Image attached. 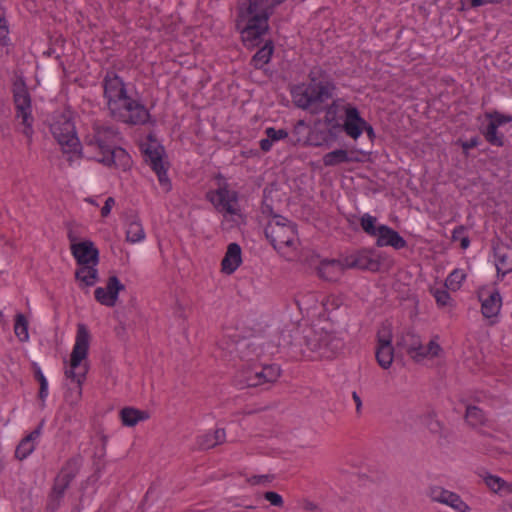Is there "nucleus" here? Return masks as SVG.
<instances>
[{
  "instance_id": "nucleus-28",
  "label": "nucleus",
  "mask_w": 512,
  "mask_h": 512,
  "mask_svg": "<svg viewBox=\"0 0 512 512\" xmlns=\"http://www.w3.org/2000/svg\"><path fill=\"white\" fill-rule=\"evenodd\" d=\"M120 418L124 426L134 427L139 422L147 420L149 418V413L133 407H126L120 411Z\"/></svg>"
},
{
  "instance_id": "nucleus-9",
  "label": "nucleus",
  "mask_w": 512,
  "mask_h": 512,
  "mask_svg": "<svg viewBox=\"0 0 512 512\" xmlns=\"http://www.w3.org/2000/svg\"><path fill=\"white\" fill-rule=\"evenodd\" d=\"M14 102L17 109V117L24 125L23 133L27 137L32 135L31 99L27 87L22 79H17L13 84Z\"/></svg>"
},
{
  "instance_id": "nucleus-11",
  "label": "nucleus",
  "mask_w": 512,
  "mask_h": 512,
  "mask_svg": "<svg viewBox=\"0 0 512 512\" xmlns=\"http://www.w3.org/2000/svg\"><path fill=\"white\" fill-rule=\"evenodd\" d=\"M111 115L115 119L128 124H143L148 119L146 108L129 96L117 106L116 110L111 111Z\"/></svg>"
},
{
  "instance_id": "nucleus-33",
  "label": "nucleus",
  "mask_w": 512,
  "mask_h": 512,
  "mask_svg": "<svg viewBox=\"0 0 512 512\" xmlns=\"http://www.w3.org/2000/svg\"><path fill=\"white\" fill-rule=\"evenodd\" d=\"M323 164L327 167L336 166L341 163L349 162L348 152L344 149L331 151L323 156Z\"/></svg>"
},
{
  "instance_id": "nucleus-51",
  "label": "nucleus",
  "mask_w": 512,
  "mask_h": 512,
  "mask_svg": "<svg viewBox=\"0 0 512 512\" xmlns=\"http://www.w3.org/2000/svg\"><path fill=\"white\" fill-rule=\"evenodd\" d=\"M352 398L355 402V407H356V412L357 414H361L362 412V400L360 398V396L357 394V392H353L352 393Z\"/></svg>"
},
{
  "instance_id": "nucleus-56",
  "label": "nucleus",
  "mask_w": 512,
  "mask_h": 512,
  "mask_svg": "<svg viewBox=\"0 0 512 512\" xmlns=\"http://www.w3.org/2000/svg\"><path fill=\"white\" fill-rule=\"evenodd\" d=\"M501 2H502V0H483V5H486V4H499Z\"/></svg>"
},
{
  "instance_id": "nucleus-10",
  "label": "nucleus",
  "mask_w": 512,
  "mask_h": 512,
  "mask_svg": "<svg viewBox=\"0 0 512 512\" xmlns=\"http://www.w3.org/2000/svg\"><path fill=\"white\" fill-rule=\"evenodd\" d=\"M280 377V368L276 365H253L241 372V382L247 387H257L274 383Z\"/></svg>"
},
{
  "instance_id": "nucleus-41",
  "label": "nucleus",
  "mask_w": 512,
  "mask_h": 512,
  "mask_svg": "<svg viewBox=\"0 0 512 512\" xmlns=\"http://www.w3.org/2000/svg\"><path fill=\"white\" fill-rule=\"evenodd\" d=\"M377 219L369 214H364L361 218L362 229L370 236L376 238L380 225H376Z\"/></svg>"
},
{
  "instance_id": "nucleus-35",
  "label": "nucleus",
  "mask_w": 512,
  "mask_h": 512,
  "mask_svg": "<svg viewBox=\"0 0 512 512\" xmlns=\"http://www.w3.org/2000/svg\"><path fill=\"white\" fill-rule=\"evenodd\" d=\"M14 333L21 342H26L29 339L28 320L22 313L15 316Z\"/></svg>"
},
{
  "instance_id": "nucleus-45",
  "label": "nucleus",
  "mask_w": 512,
  "mask_h": 512,
  "mask_svg": "<svg viewBox=\"0 0 512 512\" xmlns=\"http://www.w3.org/2000/svg\"><path fill=\"white\" fill-rule=\"evenodd\" d=\"M266 135L274 142L286 138L288 132L284 129L276 130L273 127H269L266 129Z\"/></svg>"
},
{
  "instance_id": "nucleus-25",
  "label": "nucleus",
  "mask_w": 512,
  "mask_h": 512,
  "mask_svg": "<svg viewBox=\"0 0 512 512\" xmlns=\"http://www.w3.org/2000/svg\"><path fill=\"white\" fill-rule=\"evenodd\" d=\"M75 279L81 288L94 286L98 281L97 265H80L75 271Z\"/></svg>"
},
{
  "instance_id": "nucleus-22",
  "label": "nucleus",
  "mask_w": 512,
  "mask_h": 512,
  "mask_svg": "<svg viewBox=\"0 0 512 512\" xmlns=\"http://www.w3.org/2000/svg\"><path fill=\"white\" fill-rule=\"evenodd\" d=\"M351 106L346 104L343 99H335L325 108L324 122L328 127L340 128L342 113L346 114V108Z\"/></svg>"
},
{
  "instance_id": "nucleus-29",
  "label": "nucleus",
  "mask_w": 512,
  "mask_h": 512,
  "mask_svg": "<svg viewBox=\"0 0 512 512\" xmlns=\"http://www.w3.org/2000/svg\"><path fill=\"white\" fill-rule=\"evenodd\" d=\"M40 436V428L26 436L16 448L15 455L19 460L27 458L35 449V440Z\"/></svg>"
},
{
  "instance_id": "nucleus-24",
  "label": "nucleus",
  "mask_w": 512,
  "mask_h": 512,
  "mask_svg": "<svg viewBox=\"0 0 512 512\" xmlns=\"http://www.w3.org/2000/svg\"><path fill=\"white\" fill-rule=\"evenodd\" d=\"M443 354V349L438 342V337L432 338L427 344L422 342L419 345L416 353H414V361L421 362L423 360H432L440 357Z\"/></svg>"
},
{
  "instance_id": "nucleus-21",
  "label": "nucleus",
  "mask_w": 512,
  "mask_h": 512,
  "mask_svg": "<svg viewBox=\"0 0 512 512\" xmlns=\"http://www.w3.org/2000/svg\"><path fill=\"white\" fill-rule=\"evenodd\" d=\"M242 263V250L237 243H230L221 261V271L226 275L234 273Z\"/></svg>"
},
{
  "instance_id": "nucleus-4",
  "label": "nucleus",
  "mask_w": 512,
  "mask_h": 512,
  "mask_svg": "<svg viewBox=\"0 0 512 512\" xmlns=\"http://www.w3.org/2000/svg\"><path fill=\"white\" fill-rule=\"evenodd\" d=\"M265 235L284 258L294 260L298 257L300 242L294 223L282 216H273L265 227Z\"/></svg>"
},
{
  "instance_id": "nucleus-30",
  "label": "nucleus",
  "mask_w": 512,
  "mask_h": 512,
  "mask_svg": "<svg viewBox=\"0 0 512 512\" xmlns=\"http://www.w3.org/2000/svg\"><path fill=\"white\" fill-rule=\"evenodd\" d=\"M464 419L466 423L472 428H478L485 426L488 422L487 416L484 411L474 405H468L466 407Z\"/></svg>"
},
{
  "instance_id": "nucleus-32",
  "label": "nucleus",
  "mask_w": 512,
  "mask_h": 512,
  "mask_svg": "<svg viewBox=\"0 0 512 512\" xmlns=\"http://www.w3.org/2000/svg\"><path fill=\"white\" fill-rule=\"evenodd\" d=\"M484 482L488 488L495 493L510 494L512 483H508L495 475H486Z\"/></svg>"
},
{
  "instance_id": "nucleus-39",
  "label": "nucleus",
  "mask_w": 512,
  "mask_h": 512,
  "mask_svg": "<svg viewBox=\"0 0 512 512\" xmlns=\"http://www.w3.org/2000/svg\"><path fill=\"white\" fill-rule=\"evenodd\" d=\"M72 476L70 474H60L55 481L54 487H53V495L60 499L63 494L65 493L66 489L68 488L70 482H71Z\"/></svg>"
},
{
  "instance_id": "nucleus-54",
  "label": "nucleus",
  "mask_w": 512,
  "mask_h": 512,
  "mask_svg": "<svg viewBox=\"0 0 512 512\" xmlns=\"http://www.w3.org/2000/svg\"><path fill=\"white\" fill-rule=\"evenodd\" d=\"M364 131L367 132L368 136L369 137H373L374 136V131H373V128L371 125H369L366 121H365V127H364Z\"/></svg>"
},
{
  "instance_id": "nucleus-34",
  "label": "nucleus",
  "mask_w": 512,
  "mask_h": 512,
  "mask_svg": "<svg viewBox=\"0 0 512 512\" xmlns=\"http://www.w3.org/2000/svg\"><path fill=\"white\" fill-rule=\"evenodd\" d=\"M431 293L440 308L451 310L454 307V301L445 288H432Z\"/></svg>"
},
{
  "instance_id": "nucleus-36",
  "label": "nucleus",
  "mask_w": 512,
  "mask_h": 512,
  "mask_svg": "<svg viewBox=\"0 0 512 512\" xmlns=\"http://www.w3.org/2000/svg\"><path fill=\"white\" fill-rule=\"evenodd\" d=\"M145 238V232L139 221H131L126 231V239L131 243H137Z\"/></svg>"
},
{
  "instance_id": "nucleus-7",
  "label": "nucleus",
  "mask_w": 512,
  "mask_h": 512,
  "mask_svg": "<svg viewBox=\"0 0 512 512\" xmlns=\"http://www.w3.org/2000/svg\"><path fill=\"white\" fill-rule=\"evenodd\" d=\"M208 197L216 209L223 213L225 217L229 216L236 223L242 222L243 218L235 191H231L224 186L209 193Z\"/></svg>"
},
{
  "instance_id": "nucleus-49",
  "label": "nucleus",
  "mask_w": 512,
  "mask_h": 512,
  "mask_svg": "<svg viewBox=\"0 0 512 512\" xmlns=\"http://www.w3.org/2000/svg\"><path fill=\"white\" fill-rule=\"evenodd\" d=\"M114 204H115V200H114V198H112V197H108V198L106 199V201H105L104 206H103V207H102V209H101V215H102L103 217H107V216L110 214L111 209H112V207L114 206Z\"/></svg>"
},
{
  "instance_id": "nucleus-8",
  "label": "nucleus",
  "mask_w": 512,
  "mask_h": 512,
  "mask_svg": "<svg viewBox=\"0 0 512 512\" xmlns=\"http://www.w3.org/2000/svg\"><path fill=\"white\" fill-rule=\"evenodd\" d=\"M145 161L151 166L158 176L159 183L165 192L170 191L171 182L167 176L168 163L163 155V148L155 141L143 145Z\"/></svg>"
},
{
  "instance_id": "nucleus-2",
  "label": "nucleus",
  "mask_w": 512,
  "mask_h": 512,
  "mask_svg": "<svg viewBox=\"0 0 512 512\" xmlns=\"http://www.w3.org/2000/svg\"><path fill=\"white\" fill-rule=\"evenodd\" d=\"M119 133L110 126L96 123L92 132L85 138V147L91 158L105 166L127 171L132 161L129 154L121 147Z\"/></svg>"
},
{
  "instance_id": "nucleus-50",
  "label": "nucleus",
  "mask_w": 512,
  "mask_h": 512,
  "mask_svg": "<svg viewBox=\"0 0 512 512\" xmlns=\"http://www.w3.org/2000/svg\"><path fill=\"white\" fill-rule=\"evenodd\" d=\"M303 509L306 511L317 512L319 507L315 502L306 499L303 501Z\"/></svg>"
},
{
  "instance_id": "nucleus-48",
  "label": "nucleus",
  "mask_w": 512,
  "mask_h": 512,
  "mask_svg": "<svg viewBox=\"0 0 512 512\" xmlns=\"http://www.w3.org/2000/svg\"><path fill=\"white\" fill-rule=\"evenodd\" d=\"M9 29L7 21L0 15V41H5L8 38Z\"/></svg>"
},
{
  "instance_id": "nucleus-15",
  "label": "nucleus",
  "mask_w": 512,
  "mask_h": 512,
  "mask_svg": "<svg viewBox=\"0 0 512 512\" xmlns=\"http://www.w3.org/2000/svg\"><path fill=\"white\" fill-rule=\"evenodd\" d=\"M71 245L70 250L72 255L77 261L78 266L80 265H98L99 252L91 241L75 242L70 237Z\"/></svg>"
},
{
  "instance_id": "nucleus-19",
  "label": "nucleus",
  "mask_w": 512,
  "mask_h": 512,
  "mask_svg": "<svg viewBox=\"0 0 512 512\" xmlns=\"http://www.w3.org/2000/svg\"><path fill=\"white\" fill-rule=\"evenodd\" d=\"M479 299L482 303V314L486 318L496 317L501 308V296L496 290L481 289L479 291Z\"/></svg>"
},
{
  "instance_id": "nucleus-26",
  "label": "nucleus",
  "mask_w": 512,
  "mask_h": 512,
  "mask_svg": "<svg viewBox=\"0 0 512 512\" xmlns=\"http://www.w3.org/2000/svg\"><path fill=\"white\" fill-rule=\"evenodd\" d=\"M226 441V431L223 428H217L214 431L207 432L197 437L198 447L201 449H211L221 445Z\"/></svg>"
},
{
  "instance_id": "nucleus-20",
  "label": "nucleus",
  "mask_w": 512,
  "mask_h": 512,
  "mask_svg": "<svg viewBox=\"0 0 512 512\" xmlns=\"http://www.w3.org/2000/svg\"><path fill=\"white\" fill-rule=\"evenodd\" d=\"M376 244L379 247L391 246L394 249H402L407 243L400 234L386 225H380L376 236Z\"/></svg>"
},
{
  "instance_id": "nucleus-31",
  "label": "nucleus",
  "mask_w": 512,
  "mask_h": 512,
  "mask_svg": "<svg viewBox=\"0 0 512 512\" xmlns=\"http://www.w3.org/2000/svg\"><path fill=\"white\" fill-rule=\"evenodd\" d=\"M421 342L419 335L414 332L407 331L400 336L397 345L405 349L411 359L414 360V353H416Z\"/></svg>"
},
{
  "instance_id": "nucleus-37",
  "label": "nucleus",
  "mask_w": 512,
  "mask_h": 512,
  "mask_svg": "<svg viewBox=\"0 0 512 512\" xmlns=\"http://www.w3.org/2000/svg\"><path fill=\"white\" fill-rule=\"evenodd\" d=\"M273 53L271 43H266L252 58V64L255 68H262L267 64Z\"/></svg>"
},
{
  "instance_id": "nucleus-3",
  "label": "nucleus",
  "mask_w": 512,
  "mask_h": 512,
  "mask_svg": "<svg viewBox=\"0 0 512 512\" xmlns=\"http://www.w3.org/2000/svg\"><path fill=\"white\" fill-rule=\"evenodd\" d=\"M90 341L91 335L86 325L79 323L72 352L69 360L64 363V375L72 385L65 394V400L70 406L77 405L82 398V385L89 370Z\"/></svg>"
},
{
  "instance_id": "nucleus-1",
  "label": "nucleus",
  "mask_w": 512,
  "mask_h": 512,
  "mask_svg": "<svg viewBox=\"0 0 512 512\" xmlns=\"http://www.w3.org/2000/svg\"><path fill=\"white\" fill-rule=\"evenodd\" d=\"M289 337L284 336V345L289 346L290 355L297 360H331L343 347L342 340L324 328L310 327L296 332L291 342L286 341Z\"/></svg>"
},
{
  "instance_id": "nucleus-53",
  "label": "nucleus",
  "mask_w": 512,
  "mask_h": 512,
  "mask_svg": "<svg viewBox=\"0 0 512 512\" xmlns=\"http://www.w3.org/2000/svg\"><path fill=\"white\" fill-rule=\"evenodd\" d=\"M478 145V140L476 138H472L469 141L462 144V147L464 149H471L473 147H476Z\"/></svg>"
},
{
  "instance_id": "nucleus-47",
  "label": "nucleus",
  "mask_w": 512,
  "mask_h": 512,
  "mask_svg": "<svg viewBox=\"0 0 512 512\" xmlns=\"http://www.w3.org/2000/svg\"><path fill=\"white\" fill-rule=\"evenodd\" d=\"M271 480H272V478L269 475H255V476L248 478L247 481L250 485H260V484L270 483Z\"/></svg>"
},
{
  "instance_id": "nucleus-43",
  "label": "nucleus",
  "mask_w": 512,
  "mask_h": 512,
  "mask_svg": "<svg viewBox=\"0 0 512 512\" xmlns=\"http://www.w3.org/2000/svg\"><path fill=\"white\" fill-rule=\"evenodd\" d=\"M487 117L490 119V123L495 124L497 128L512 121V116L504 115L499 112L487 114Z\"/></svg>"
},
{
  "instance_id": "nucleus-13",
  "label": "nucleus",
  "mask_w": 512,
  "mask_h": 512,
  "mask_svg": "<svg viewBox=\"0 0 512 512\" xmlns=\"http://www.w3.org/2000/svg\"><path fill=\"white\" fill-rule=\"evenodd\" d=\"M428 495L433 502L449 506L456 512H470L471 510L470 506L461 498L460 495L443 487H431Z\"/></svg>"
},
{
  "instance_id": "nucleus-17",
  "label": "nucleus",
  "mask_w": 512,
  "mask_h": 512,
  "mask_svg": "<svg viewBox=\"0 0 512 512\" xmlns=\"http://www.w3.org/2000/svg\"><path fill=\"white\" fill-rule=\"evenodd\" d=\"M341 126L349 137L357 140L364 131L365 120L355 106H349L346 108L345 120Z\"/></svg>"
},
{
  "instance_id": "nucleus-12",
  "label": "nucleus",
  "mask_w": 512,
  "mask_h": 512,
  "mask_svg": "<svg viewBox=\"0 0 512 512\" xmlns=\"http://www.w3.org/2000/svg\"><path fill=\"white\" fill-rule=\"evenodd\" d=\"M392 330L389 325L383 326L377 334L376 359L383 369H389L394 360L392 346Z\"/></svg>"
},
{
  "instance_id": "nucleus-42",
  "label": "nucleus",
  "mask_w": 512,
  "mask_h": 512,
  "mask_svg": "<svg viewBox=\"0 0 512 512\" xmlns=\"http://www.w3.org/2000/svg\"><path fill=\"white\" fill-rule=\"evenodd\" d=\"M35 375H36V378L39 381V385H40L39 397L42 401H44L48 394L47 380H46L45 376L43 375L42 371L40 370V368H37Z\"/></svg>"
},
{
  "instance_id": "nucleus-16",
  "label": "nucleus",
  "mask_w": 512,
  "mask_h": 512,
  "mask_svg": "<svg viewBox=\"0 0 512 512\" xmlns=\"http://www.w3.org/2000/svg\"><path fill=\"white\" fill-rule=\"evenodd\" d=\"M125 286L120 282L117 276H110L105 287H98L95 290L96 300L107 307H113L117 303L119 292L123 291Z\"/></svg>"
},
{
  "instance_id": "nucleus-57",
  "label": "nucleus",
  "mask_w": 512,
  "mask_h": 512,
  "mask_svg": "<svg viewBox=\"0 0 512 512\" xmlns=\"http://www.w3.org/2000/svg\"><path fill=\"white\" fill-rule=\"evenodd\" d=\"M468 245H469V240H468V238H463V239H462V241H461V246H462L463 248H467V247H468Z\"/></svg>"
},
{
  "instance_id": "nucleus-27",
  "label": "nucleus",
  "mask_w": 512,
  "mask_h": 512,
  "mask_svg": "<svg viewBox=\"0 0 512 512\" xmlns=\"http://www.w3.org/2000/svg\"><path fill=\"white\" fill-rule=\"evenodd\" d=\"M349 268H359L375 271L379 268V262L369 252H361L356 256L347 257Z\"/></svg>"
},
{
  "instance_id": "nucleus-40",
  "label": "nucleus",
  "mask_w": 512,
  "mask_h": 512,
  "mask_svg": "<svg viewBox=\"0 0 512 512\" xmlns=\"http://www.w3.org/2000/svg\"><path fill=\"white\" fill-rule=\"evenodd\" d=\"M497 129L498 128L495 126V124L489 122L487 129L483 132V134L490 144L501 147L504 145V137L502 134H498Z\"/></svg>"
},
{
  "instance_id": "nucleus-5",
  "label": "nucleus",
  "mask_w": 512,
  "mask_h": 512,
  "mask_svg": "<svg viewBox=\"0 0 512 512\" xmlns=\"http://www.w3.org/2000/svg\"><path fill=\"white\" fill-rule=\"evenodd\" d=\"M336 86L331 81L316 82L311 78V83L298 87L293 93V100L297 107L308 110L312 114L323 111V103L332 98Z\"/></svg>"
},
{
  "instance_id": "nucleus-52",
  "label": "nucleus",
  "mask_w": 512,
  "mask_h": 512,
  "mask_svg": "<svg viewBox=\"0 0 512 512\" xmlns=\"http://www.w3.org/2000/svg\"><path fill=\"white\" fill-rule=\"evenodd\" d=\"M272 143L273 141L269 137H267L266 139H262L260 141V147L263 151H269L272 147Z\"/></svg>"
},
{
  "instance_id": "nucleus-44",
  "label": "nucleus",
  "mask_w": 512,
  "mask_h": 512,
  "mask_svg": "<svg viewBox=\"0 0 512 512\" xmlns=\"http://www.w3.org/2000/svg\"><path fill=\"white\" fill-rule=\"evenodd\" d=\"M264 499L274 507H283L284 501L280 494L274 491H267L263 495Z\"/></svg>"
},
{
  "instance_id": "nucleus-46",
  "label": "nucleus",
  "mask_w": 512,
  "mask_h": 512,
  "mask_svg": "<svg viewBox=\"0 0 512 512\" xmlns=\"http://www.w3.org/2000/svg\"><path fill=\"white\" fill-rule=\"evenodd\" d=\"M324 139H325V137H324L323 133L312 131V132H310V134L307 138V142L313 146H321Z\"/></svg>"
},
{
  "instance_id": "nucleus-23",
  "label": "nucleus",
  "mask_w": 512,
  "mask_h": 512,
  "mask_svg": "<svg viewBox=\"0 0 512 512\" xmlns=\"http://www.w3.org/2000/svg\"><path fill=\"white\" fill-rule=\"evenodd\" d=\"M495 265L498 274L505 275L512 271V248L499 244L494 246Z\"/></svg>"
},
{
  "instance_id": "nucleus-38",
  "label": "nucleus",
  "mask_w": 512,
  "mask_h": 512,
  "mask_svg": "<svg viewBox=\"0 0 512 512\" xmlns=\"http://www.w3.org/2000/svg\"><path fill=\"white\" fill-rule=\"evenodd\" d=\"M466 278V273L462 269L453 270L445 280V287L451 291L460 289L462 282Z\"/></svg>"
},
{
  "instance_id": "nucleus-18",
  "label": "nucleus",
  "mask_w": 512,
  "mask_h": 512,
  "mask_svg": "<svg viewBox=\"0 0 512 512\" xmlns=\"http://www.w3.org/2000/svg\"><path fill=\"white\" fill-rule=\"evenodd\" d=\"M349 269L347 265V258L343 260L331 259L321 261L318 267L319 276L328 281L338 280L343 273Z\"/></svg>"
},
{
  "instance_id": "nucleus-55",
  "label": "nucleus",
  "mask_w": 512,
  "mask_h": 512,
  "mask_svg": "<svg viewBox=\"0 0 512 512\" xmlns=\"http://www.w3.org/2000/svg\"><path fill=\"white\" fill-rule=\"evenodd\" d=\"M306 123L304 120H299L295 125V131H298L301 127H305Z\"/></svg>"
},
{
  "instance_id": "nucleus-14",
  "label": "nucleus",
  "mask_w": 512,
  "mask_h": 512,
  "mask_svg": "<svg viewBox=\"0 0 512 512\" xmlns=\"http://www.w3.org/2000/svg\"><path fill=\"white\" fill-rule=\"evenodd\" d=\"M104 94L108 101L110 112L127 98L123 81L116 74H107L104 80Z\"/></svg>"
},
{
  "instance_id": "nucleus-6",
  "label": "nucleus",
  "mask_w": 512,
  "mask_h": 512,
  "mask_svg": "<svg viewBox=\"0 0 512 512\" xmlns=\"http://www.w3.org/2000/svg\"><path fill=\"white\" fill-rule=\"evenodd\" d=\"M51 132L64 153H78L81 149L75 125L68 115H61L52 125Z\"/></svg>"
}]
</instances>
